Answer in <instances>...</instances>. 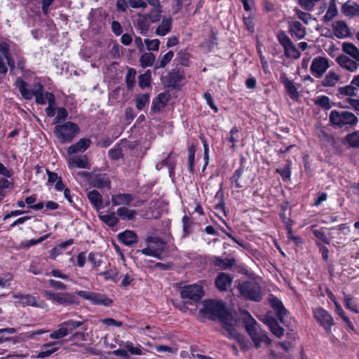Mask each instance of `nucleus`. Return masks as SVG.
Masks as SVG:
<instances>
[{"label": "nucleus", "instance_id": "nucleus-25", "mask_svg": "<svg viewBox=\"0 0 359 359\" xmlns=\"http://www.w3.org/2000/svg\"><path fill=\"white\" fill-rule=\"evenodd\" d=\"M93 187L97 188H110L111 182L106 174L99 173L94 176L91 182Z\"/></svg>", "mask_w": 359, "mask_h": 359}, {"label": "nucleus", "instance_id": "nucleus-15", "mask_svg": "<svg viewBox=\"0 0 359 359\" xmlns=\"http://www.w3.org/2000/svg\"><path fill=\"white\" fill-rule=\"evenodd\" d=\"M337 62L344 69L349 72H355L359 67V61L351 59L346 55H341L337 57Z\"/></svg>", "mask_w": 359, "mask_h": 359}, {"label": "nucleus", "instance_id": "nucleus-26", "mask_svg": "<svg viewBox=\"0 0 359 359\" xmlns=\"http://www.w3.org/2000/svg\"><path fill=\"white\" fill-rule=\"evenodd\" d=\"M270 304L271 307L276 311L279 320L284 323V318L287 315V310L283 305V303L276 297H273L270 299Z\"/></svg>", "mask_w": 359, "mask_h": 359}, {"label": "nucleus", "instance_id": "nucleus-41", "mask_svg": "<svg viewBox=\"0 0 359 359\" xmlns=\"http://www.w3.org/2000/svg\"><path fill=\"white\" fill-rule=\"evenodd\" d=\"M174 56V53L172 50L168 51L162 57L155 63V69H160L164 67L168 63L170 62Z\"/></svg>", "mask_w": 359, "mask_h": 359}, {"label": "nucleus", "instance_id": "nucleus-40", "mask_svg": "<svg viewBox=\"0 0 359 359\" xmlns=\"http://www.w3.org/2000/svg\"><path fill=\"white\" fill-rule=\"evenodd\" d=\"M156 60L155 55L151 53H145L140 58L141 66L143 68L152 66Z\"/></svg>", "mask_w": 359, "mask_h": 359}, {"label": "nucleus", "instance_id": "nucleus-63", "mask_svg": "<svg viewBox=\"0 0 359 359\" xmlns=\"http://www.w3.org/2000/svg\"><path fill=\"white\" fill-rule=\"evenodd\" d=\"M128 6V0H116V6L118 12H125Z\"/></svg>", "mask_w": 359, "mask_h": 359}, {"label": "nucleus", "instance_id": "nucleus-52", "mask_svg": "<svg viewBox=\"0 0 359 359\" xmlns=\"http://www.w3.org/2000/svg\"><path fill=\"white\" fill-rule=\"evenodd\" d=\"M189 156H188V168L191 172L194 171V157H195V147L191 146L188 149Z\"/></svg>", "mask_w": 359, "mask_h": 359}, {"label": "nucleus", "instance_id": "nucleus-13", "mask_svg": "<svg viewBox=\"0 0 359 359\" xmlns=\"http://www.w3.org/2000/svg\"><path fill=\"white\" fill-rule=\"evenodd\" d=\"M328 67V59L324 57H316L312 61L311 71L315 77L320 78Z\"/></svg>", "mask_w": 359, "mask_h": 359}, {"label": "nucleus", "instance_id": "nucleus-38", "mask_svg": "<svg viewBox=\"0 0 359 359\" xmlns=\"http://www.w3.org/2000/svg\"><path fill=\"white\" fill-rule=\"evenodd\" d=\"M337 15V8L336 6V0H330L327 11L323 16L325 22L331 21Z\"/></svg>", "mask_w": 359, "mask_h": 359}, {"label": "nucleus", "instance_id": "nucleus-58", "mask_svg": "<svg viewBox=\"0 0 359 359\" xmlns=\"http://www.w3.org/2000/svg\"><path fill=\"white\" fill-rule=\"evenodd\" d=\"M23 300L21 302L23 306H34L36 305V302L35 298L30 294H25L22 297Z\"/></svg>", "mask_w": 359, "mask_h": 359}, {"label": "nucleus", "instance_id": "nucleus-60", "mask_svg": "<svg viewBox=\"0 0 359 359\" xmlns=\"http://www.w3.org/2000/svg\"><path fill=\"white\" fill-rule=\"evenodd\" d=\"M100 322L107 326H115V327H121L123 325V323L121 321H117L114 318H107L100 320Z\"/></svg>", "mask_w": 359, "mask_h": 359}, {"label": "nucleus", "instance_id": "nucleus-7", "mask_svg": "<svg viewBox=\"0 0 359 359\" xmlns=\"http://www.w3.org/2000/svg\"><path fill=\"white\" fill-rule=\"evenodd\" d=\"M15 85L25 100H32L34 95L42 93L43 90V86L40 83H35L33 89L29 90L28 84L21 78L17 79Z\"/></svg>", "mask_w": 359, "mask_h": 359}, {"label": "nucleus", "instance_id": "nucleus-55", "mask_svg": "<svg viewBox=\"0 0 359 359\" xmlns=\"http://www.w3.org/2000/svg\"><path fill=\"white\" fill-rule=\"evenodd\" d=\"M144 43L147 46V50L156 51L159 48L160 41L157 39L152 40L147 39H144Z\"/></svg>", "mask_w": 359, "mask_h": 359}, {"label": "nucleus", "instance_id": "nucleus-53", "mask_svg": "<svg viewBox=\"0 0 359 359\" xmlns=\"http://www.w3.org/2000/svg\"><path fill=\"white\" fill-rule=\"evenodd\" d=\"M334 304H335L337 313L343 318L344 322L347 324V325L349 327H351V329H353V323L348 319V318L345 316L344 312L341 306L339 305V304L337 302H334Z\"/></svg>", "mask_w": 359, "mask_h": 359}, {"label": "nucleus", "instance_id": "nucleus-57", "mask_svg": "<svg viewBox=\"0 0 359 359\" xmlns=\"http://www.w3.org/2000/svg\"><path fill=\"white\" fill-rule=\"evenodd\" d=\"M130 7L133 8L145 9L147 7V4L144 0H128Z\"/></svg>", "mask_w": 359, "mask_h": 359}, {"label": "nucleus", "instance_id": "nucleus-10", "mask_svg": "<svg viewBox=\"0 0 359 359\" xmlns=\"http://www.w3.org/2000/svg\"><path fill=\"white\" fill-rule=\"evenodd\" d=\"M250 338L255 343V347L257 348L262 342L269 344L271 340L267 336L266 332L262 330L257 323L245 329Z\"/></svg>", "mask_w": 359, "mask_h": 359}, {"label": "nucleus", "instance_id": "nucleus-64", "mask_svg": "<svg viewBox=\"0 0 359 359\" xmlns=\"http://www.w3.org/2000/svg\"><path fill=\"white\" fill-rule=\"evenodd\" d=\"M9 49L10 46L8 42L5 41H0V52L4 57H7L9 55Z\"/></svg>", "mask_w": 359, "mask_h": 359}, {"label": "nucleus", "instance_id": "nucleus-42", "mask_svg": "<svg viewBox=\"0 0 359 359\" xmlns=\"http://www.w3.org/2000/svg\"><path fill=\"white\" fill-rule=\"evenodd\" d=\"M238 139L239 129L236 126L233 127L226 137V140L231 143L230 147L232 149H234L236 143L238 141Z\"/></svg>", "mask_w": 359, "mask_h": 359}, {"label": "nucleus", "instance_id": "nucleus-32", "mask_svg": "<svg viewBox=\"0 0 359 359\" xmlns=\"http://www.w3.org/2000/svg\"><path fill=\"white\" fill-rule=\"evenodd\" d=\"M171 26L172 19L170 18H164L156 28L155 33L158 36H165L170 31Z\"/></svg>", "mask_w": 359, "mask_h": 359}, {"label": "nucleus", "instance_id": "nucleus-56", "mask_svg": "<svg viewBox=\"0 0 359 359\" xmlns=\"http://www.w3.org/2000/svg\"><path fill=\"white\" fill-rule=\"evenodd\" d=\"M315 102L316 104H318L325 109H329L331 108L330 99L327 96L323 95V96L318 97L316 99Z\"/></svg>", "mask_w": 359, "mask_h": 359}, {"label": "nucleus", "instance_id": "nucleus-35", "mask_svg": "<svg viewBox=\"0 0 359 359\" xmlns=\"http://www.w3.org/2000/svg\"><path fill=\"white\" fill-rule=\"evenodd\" d=\"M239 320L243 322L245 329L257 323L248 311L242 309L239 311Z\"/></svg>", "mask_w": 359, "mask_h": 359}, {"label": "nucleus", "instance_id": "nucleus-33", "mask_svg": "<svg viewBox=\"0 0 359 359\" xmlns=\"http://www.w3.org/2000/svg\"><path fill=\"white\" fill-rule=\"evenodd\" d=\"M342 50L353 59L359 61V49L353 43L345 42L342 44Z\"/></svg>", "mask_w": 359, "mask_h": 359}, {"label": "nucleus", "instance_id": "nucleus-46", "mask_svg": "<svg viewBox=\"0 0 359 359\" xmlns=\"http://www.w3.org/2000/svg\"><path fill=\"white\" fill-rule=\"evenodd\" d=\"M136 70L129 68L126 77V83L128 89H132L135 84Z\"/></svg>", "mask_w": 359, "mask_h": 359}, {"label": "nucleus", "instance_id": "nucleus-17", "mask_svg": "<svg viewBox=\"0 0 359 359\" xmlns=\"http://www.w3.org/2000/svg\"><path fill=\"white\" fill-rule=\"evenodd\" d=\"M150 25L149 16L147 14L137 13L134 20V26L141 34H146Z\"/></svg>", "mask_w": 359, "mask_h": 359}, {"label": "nucleus", "instance_id": "nucleus-3", "mask_svg": "<svg viewBox=\"0 0 359 359\" xmlns=\"http://www.w3.org/2000/svg\"><path fill=\"white\" fill-rule=\"evenodd\" d=\"M80 128L76 123L67 121L54 128V135L61 143L69 142L79 133Z\"/></svg>", "mask_w": 359, "mask_h": 359}, {"label": "nucleus", "instance_id": "nucleus-11", "mask_svg": "<svg viewBox=\"0 0 359 359\" xmlns=\"http://www.w3.org/2000/svg\"><path fill=\"white\" fill-rule=\"evenodd\" d=\"M76 293L84 299L89 300L95 305H104L109 306L112 304V300L107 298L104 294L96 293L91 291L78 290Z\"/></svg>", "mask_w": 359, "mask_h": 359}, {"label": "nucleus", "instance_id": "nucleus-47", "mask_svg": "<svg viewBox=\"0 0 359 359\" xmlns=\"http://www.w3.org/2000/svg\"><path fill=\"white\" fill-rule=\"evenodd\" d=\"M344 299L345 306L347 309L351 310L354 313H358L357 304L355 303L353 298L351 296L344 293Z\"/></svg>", "mask_w": 359, "mask_h": 359}, {"label": "nucleus", "instance_id": "nucleus-24", "mask_svg": "<svg viewBox=\"0 0 359 359\" xmlns=\"http://www.w3.org/2000/svg\"><path fill=\"white\" fill-rule=\"evenodd\" d=\"M133 200V197L130 194H118L111 196V203L114 206L129 205Z\"/></svg>", "mask_w": 359, "mask_h": 359}, {"label": "nucleus", "instance_id": "nucleus-19", "mask_svg": "<svg viewBox=\"0 0 359 359\" xmlns=\"http://www.w3.org/2000/svg\"><path fill=\"white\" fill-rule=\"evenodd\" d=\"M333 30L334 35L339 39L346 38L351 34L347 24L342 20L336 21L333 24Z\"/></svg>", "mask_w": 359, "mask_h": 359}, {"label": "nucleus", "instance_id": "nucleus-51", "mask_svg": "<svg viewBox=\"0 0 359 359\" xmlns=\"http://www.w3.org/2000/svg\"><path fill=\"white\" fill-rule=\"evenodd\" d=\"M149 96L148 94L139 95L136 97V107L142 110L144 107L149 103Z\"/></svg>", "mask_w": 359, "mask_h": 359}, {"label": "nucleus", "instance_id": "nucleus-30", "mask_svg": "<svg viewBox=\"0 0 359 359\" xmlns=\"http://www.w3.org/2000/svg\"><path fill=\"white\" fill-rule=\"evenodd\" d=\"M87 196L91 204L97 210L103 208L102 196L97 190L90 191L88 193Z\"/></svg>", "mask_w": 359, "mask_h": 359}, {"label": "nucleus", "instance_id": "nucleus-9", "mask_svg": "<svg viewBox=\"0 0 359 359\" xmlns=\"http://www.w3.org/2000/svg\"><path fill=\"white\" fill-rule=\"evenodd\" d=\"M180 294L181 297L188 302H197L203 297V289L196 284L188 285L182 288Z\"/></svg>", "mask_w": 359, "mask_h": 359}, {"label": "nucleus", "instance_id": "nucleus-43", "mask_svg": "<svg viewBox=\"0 0 359 359\" xmlns=\"http://www.w3.org/2000/svg\"><path fill=\"white\" fill-rule=\"evenodd\" d=\"M138 84L141 88L149 87L151 84V72L147 70L144 74L138 77Z\"/></svg>", "mask_w": 359, "mask_h": 359}, {"label": "nucleus", "instance_id": "nucleus-20", "mask_svg": "<svg viewBox=\"0 0 359 359\" xmlns=\"http://www.w3.org/2000/svg\"><path fill=\"white\" fill-rule=\"evenodd\" d=\"M169 100V95L165 93H160L152 101L151 111L156 114L160 112L166 105Z\"/></svg>", "mask_w": 359, "mask_h": 359}, {"label": "nucleus", "instance_id": "nucleus-8", "mask_svg": "<svg viewBox=\"0 0 359 359\" xmlns=\"http://www.w3.org/2000/svg\"><path fill=\"white\" fill-rule=\"evenodd\" d=\"M277 38L280 44L284 48L285 55L287 57L297 59L300 57L299 51L285 32H280Z\"/></svg>", "mask_w": 359, "mask_h": 359}, {"label": "nucleus", "instance_id": "nucleus-34", "mask_svg": "<svg viewBox=\"0 0 359 359\" xmlns=\"http://www.w3.org/2000/svg\"><path fill=\"white\" fill-rule=\"evenodd\" d=\"M266 324L270 328L271 332L277 337H281L284 334V330L273 318H269L266 320Z\"/></svg>", "mask_w": 359, "mask_h": 359}, {"label": "nucleus", "instance_id": "nucleus-4", "mask_svg": "<svg viewBox=\"0 0 359 359\" xmlns=\"http://www.w3.org/2000/svg\"><path fill=\"white\" fill-rule=\"evenodd\" d=\"M240 294L245 299L259 302L262 299L260 285L254 280L245 281L238 285Z\"/></svg>", "mask_w": 359, "mask_h": 359}, {"label": "nucleus", "instance_id": "nucleus-14", "mask_svg": "<svg viewBox=\"0 0 359 359\" xmlns=\"http://www.w3.org/2000/svg\"><path fill=\"white\" fill-rule=\"evenodd\" d=\"M166 243L164 241H158V243L149 245L140 252L144 255L153 257L158 259H163V252L165 251Z\"/></svg>", "mask_w": 359, "mask_h": 359}, {"label": "nucleus", "instance_id": "nucleus-6", "mask_svg": "<svg viewBox=\"0 0 359 359\" xmlns=\"http://www.w3.org/2000/svg\"><path fill=\"white\" fill-rule=\"evenodd\" d=\"M84 321L69 320L63 322L59 325L57 330L53 331L50 337L54 339H60L72 333L76 329L83 325Z\"/></svg>", "mask_w": 359, "mask_h": 359}, {"label": "nucleus", "instance_id": "nucleus-37", "mask_svg": "<svg viewBox=\"0 0 359 359\" xmlns=\"http://www.w3.org/2000/svg\"><path fill=\"white\" fill-rule=\"evenodd\" d=\"M99 217L101 221L111 227L115 226L118 222V219L116 217L114 212H109L105 215L100 213Z\"/></svg>", "mask_w": 359, "mask_h": 359}, {"label": "nucleus", "instance_id": "nucleus-18", "mask_svg": "<svg viewBox=\"0 0 359 359\" xmlns=\"http://www.w3.org/2000/svg\"><path fill=\"white\" fill-rule=\"evenodd\" d=\"M232 277L224 272L219 273L215 280V285L220 291L227 290L232 284Z\"/></svg>", "mask_w": 359, "mask_h": 359}, {"label": "nucleus", "instance_id": "nucleus-36", "mask_svg": "<svg viewBox=\"0 0 359 359\" xmlns=\"http://www.w3.org/2000/svg\"><path fill=\"white\" fill-rule=\"evenodd\" d=\"M283 83L285 89L287 90L290 97L292 100H296L299 97V93L297 88L293 83V82L289 80L287 78H285L283 80Z\"/></svg>", "mask_w": 359, "mask_h": 359}, {"label": "nucleus", "instance_id": "nucleus-44", "mask_svg": "<svg viewBox=\"0 0 359 359\" xmlns=\"http://www.w3.org/2000/svg\"><path fill=\"white\" fill-rule=\"evenodd\" d=\"M338 91L340 95L346 96H356L358 92V89L351 83L339 88Z\"/></svg>", "mask_w": 359, "mask_h": 359}, {"label": "nucleus", "instance_id": "nucleus-16", "mask_svg": "<svg viewBox=\"0 0 359 359\" xmlns=\"http://www.w3.org/2000/svg\"><path fill=\"white\" fill-rule=\"evenodd\" d=\"M288 29L290 35L300 40L306 36V29L297 20H291L288 22Z\"/></svg>", "mask_w": 359, "mask_h": 359}, {"label": "nucleus", "instance_id": "nucleus-61", "mask_svg": "<svg viewBox=\"0 0 359 359\" xmlns=\"http://www.w3.org/2000/svg\"><path fill=\"white\" fill-rule=\"evenodd\" d=\"M68 113L65 108L60 107L57 111L56 122L64 121L67 118Z\"/></svg>", "mask_w": 359, "mask_h": 359}, {"label": "nucleus", "instance_id": "nucleus-28", "mask_svg": "<svg viewBox=\"0 0 359 359\" xmlns=\"http://www.w3.org/2000/svg\"><path fill=\"white\" fill-rule=\"evenodd\" d=\"M213 264L219 269L226 270L232 268L236 264V260L234 258L222 259L219 257H215Z\"/></svg>", "mask_w": 359, "mask_h": 359}, {"label": "nucleus", "instance_id": "nucleus-49", "mask_svg": "<svg viewBox=\"0 0 359 359\" xmlns=\"http://www.w3.org/2000/svg\"><path fill=\"white\" fill-rule=\"evenodd\" d=\"M123 346L132 354L135 355H142V347L140 345L134 346L131 341H126L123 344Z\"/></svg>", "mask_w": 359, "mask_h": 359}, {"label": "nucleus", "instance_id": "nucleus-29", "mask_svg": "<svg viewBox=\"0 0 359 359\" xmlns=\"http://www.w3.org/2000/svg\"><path fill=\"white\" fill-rule=\"evenodd\" d=\"M243 169L240 168L235 171L233 176L231 177V184L237 188H243L248 183L247 180L243 177Z\"/></svg>", "mask_w": 359, "mask_h": 359}, {"label": "nucleus", "instance_id": "nucleus-22", "mask_svg": "<svg viewBox=\"0 0 359 359\" xmlns=\"http://www.w3.org/2000/svg\"><path fill=\"white\" fill-rule=\"evenodd\" d=\"M91 140L87 138H81L76 143L71 145L68 149L67 153L72 155L75 153L83 152L86 151L90 145Z\"/></svg>", "mask_w": 359, "mask_h": 359}, {"label": "nucleus", "instance_id": "nucleus-21", "mask_svg": "<svg viewBox=\"0 0 359 359\" xmlns=\"http://www.w3.org/2000/svg\"><path fill=\"white\" fill-rule=\"evenodd\" d=\"M68 165L73 168H88L89 163L86 156H74L68 159Z\"/></svg>", "mask_w": 359, "mask_h": 359}, {"label": "nucleus", "instance_id": "nucleus-5", "mask_svg": "<svg viewBox=\"0 0 359 359\" xmlns=\"http://www.w3.org/2000/svg\"><path fill=\"white\" fill-rule=\"evenodd\" d=\"M43 295L47 299L63 306H70L79 303L76 297L69 292H53L50 290H45Z\"/></svg>", "mask_w": 359, "mask_h": 359}, {"label": "nucleus", "instance_id": "nucleus-12", "mask_svg": "<svg viewBox=\"0 0 359 359\" xmlns=\"http://www.w3.org/2000/svg\"><path fill=\"white\" fill-rule=\"evenodd\" d=\"M313 315L316 321L323 327L327 333H330L332 326L334 325L332 316L321 307L316 308L313 311Z\"/></svg>", "mask_w": 359, "mask_h": 359}, {"label": "nucleus", "instance_id": "nucleus-45", "mask_svg": "<svg viewBox=\"0 0 359 359\" xmlns=\"http://www.w3.org/2000/svg\"><path fill=\"white\" fill-rule=\"evenodd\" d=\"M348 145L353 148H359V131H355L346 136Z\"/></svg>", "mask_w": 359, "mask_h": 359}, {"label": "nucleus", "instance_id": "nucleus-31", "mask_svg": "<svg viewBox=\"0 0 359 359\" xmlns=\"http://www.w3.org/2000/svg\"><path fill=\"white\" fill-rule=\"evenodd\" d=\"M116 214L121 219L133 220L137 215V211L123 206L117 209Z\"/></svg>", "mask_w": 359, "mask_h": 359}, {"label": "nucleus", "instance_id": "nucleus-54", "mask_svg": "<svg viewBox=\"0 0 359 359\" xmlns=\"http://www.w3.org/2000/svg\"><path fill=\"white\" fill-rule=\"evenodd\" d=\"M109 156L113 160H118L122 157V149L116 145L109 151Z\"/></svg>", "mask_w": 359, "mask_h": 359}, {"label": "nucleus", "instance_id": "nucleus-48", "mask_svg": "<svg viewBox=\"0 0 359 359\" xmlns=\"http://www.w3.org/2000/svg\"><path fill=\"white\" fill-rule=\"evenodd\" d=\"M294 11L297 17L306 25H308L312 20H314L309 13L304 12L298 8L294 9Z\"/></svg>", "mask_w": 359, "mask_h": 359}, {"label": "nucleus", "instance_id": "nucleus-27", "mask_svg": "<svg viewBox=\"0 0 359 359\" xmlns=\"http://www.w3.org/2000/svg\"><path fill=\"white\" fill-rule=\"evenodd\" d=\"M341 11L346 16L359 15V5L353 1H347L342 6Z\"/></svg>", "mask_w": 359, "mask_h": 359}, {"label": "nucleus", "instance_id": "nucleus-59", "mask_svg": "<svg viewBox=\"0 0 359 359\" xmlns=\"http://www.w3.org/2000/svg\"><path fill=\"white\" fill-rule=\"evenodd\" d=\"M161 11L158 8H155L152 10L149 14H147L149 16V22H156L158 21L161 18Z\"/></svg>", "mask_w": 359, "mask_h": 359}, {"label": "nucleus", "instance_id": "nucleus-23", "mask_svg": "<svg viewBox=\"0 0 359 359\" xmlns=\"http://www.w3.org/2000/svg\"><path fill=\"white\" fill-rule=\"evenodd\" d=\"M118 238L121 242L127 246H131L138 241L136 233L130 230H126L120 233L118 235Z\"/></svg>", "mask_w": 359, "mask_h": 359}, {"label": "nucleus", "instance_id": "nucleus-1", "mask_svg": "<svg viewBox=\"0 0 359 359\" xmlns=\"http://www.w3.org/2000/svg\"><path fill=\"white\" fill-rule=\"evenodd\" d=\"M199 312L205 318L212 320L218 319L225 332H224V335L236 340L241 339V334L234 327L235 320L222 302L205 300L203 302V308L200 309Z\"/></svg>", "mask_w": 359, "mask_h": 359}, {"label": "nucleus", "instance_id": "nucleus-2", "mask_svg": "<svg viewBox=\"0 0 359 359\" xmlns=\"http://www.w3.org/2000/svg\"><path fill=\"white\" fill-rule=\"evenodd\" d=\"M329 122L334 128H351L357 125L358 118L351 111L332 110L329 115Z\"/></svg>", "mask_w": 359, "mask_h": 359}, {"label": "nucleus", "instance_id": "nucleus-62", "mask_svg": "<svg viewBox=\"0 0 359 359\" xmlns=\"http://www.w3.org/2000/svg\"><path fill=\"white\" fill-rule=\"evenodd\" d=\"M243 22L245 24V26L246 27L247 29L250 32H254L255 31V23L253 21V18L250 16L248 17H243Z\"/></svg>", "mask_w": 359, "mask_h": 359}, {"label": "nucleus", "instance_id": "nucleus-50", "mask_svg": "<svg viewBox=\"0 0 359 359\" xmlns=\"http://www.w3.org/2000/svg\"><path fill=\"white\" fill-rule=\"evenodd\" d=\"M320 1V0H298V3L304 10L311 11L313 10L316 4Z\"/></svg>", "mask_w": 359, "mask_h": 359}, {"label": "nucleus", "instance_id": "nucleus-39", "mask_svg": "<svg viewBox=\"0 0 359 359\" xmlns=\"http://www.w3.org/2000/svg\"><path fill=\"white\" fill-rule=\"evenodd\" d=\"M339 76L334 72H330L322 81V85L325 87H332L336 85Z\"/></svg>", "mask_w": 359, "mask_h": 359}]
</instances>
